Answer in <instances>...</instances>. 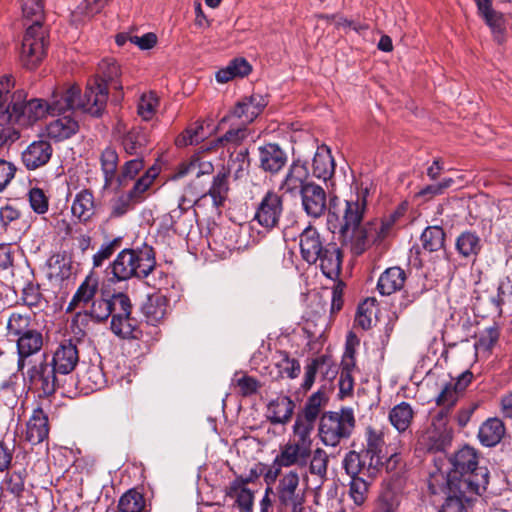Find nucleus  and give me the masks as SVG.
Returning a JSON list of instances; mask_svg holds the SVG:
<instances>
[{
	"label": "nucleus",
	"instance_id": "obj_1",
	"mask_svg": "<svg viewBox=\"0 0 512 512\" xmlns=\"http://www.w3.org/2000/svg\"><path fill=\"white\" fill-rule=\"evenodd\" d=\"M79 91L80 88L76 85L56 90L53 92L49 103L38 98L27 100V93L24 91V101L21 104L19 117H17L15 124L30 126L47 114L61 112L67 107H81L92 116H100L105 110V91L88 90L86 101L78 99Z\"/></svg>",
	"mask_w": 512,
	"mask_h": 512
},
{
	"label": "nucleus",
	"instance_id": "obj_2",
	"mask_svg": "<svg viewBox=\"0 0 512 512\" xmlns=\"http://www.w3.org/2000/svg\"><path fill=\"white\" fill-rule=\"evenodd\" d=\"M451 470L447 476L448 490L468 491V497L481 495L488 485L489 472L486 467L478 466L476 451L465 446L451 458Z\"/></svg>",
	"mask_w": 512,
	"mask_h": 512
},
{
	"label": "nucleus",
	"instance_id": "obj_3",
	"mask_svg": "<svg viewBox=\"0 0 512 512\" xmlns=\"http://www.w3.org/2000/svg\"><path fill=\"white\" fill-rule=\"evenodd\" d=\"M23 17L31 20L32 24L26 29L23 37L20 61L22 65L32 70L43 60L46 54L47 31L42 26L44 17L42 0H22Z\"/></svg>",
	"mask_w": 512,
	"mask_h": 512
},
{
	"label": "nucleus",
	"instance_id": "obj_4",
	"mask_svg": "<svg viewBox=\"0 0 512 512\" xmlns=\"http://www.w3.org/2000/svg\"><path fill=\"white\" fill-rule=\"evenodd\" d=\"M301 257L308 264L320 262L322 273L329 279H335L341 271L342 256L339 247L326 243L319 231L306 227L299 235Z\"/></svg>",
	"mask_w": 512,
	"mask_h": 512
},
{
	"label": "nucleus",
	"instance_id": "obj_5",
	"mask_svg": "<svg viewBox=\"0 0 512 512\" xmlns=\"http://www.w3.org/2000/svg\"><path fill=\"white\" fill-rule=\"evenodd\" d=\"M367 193V188L351 193L341 205L332 200L328 223L333 229H338L343 239H347L351 228L361 225L367 207Z\"/></svg>",
	"mask_w": 512,
	"mask_h": 512
},
{
	"label": "nucleus",
	"instance_id": "obj_6",
	"mask_svg": "<svg viewBox=\"0 0 512 512\" xmlns=\"http://www.w3.org/2000/svg\"><path fill=\"white\" fill-rule=\"evenodd\" d=\"M398 217L399 213L395 212L382 220H373L351 228L347 239H343V241L354 255H361L371 244H379L392 235Z\"/></svg>",
	"mask_w": 512,
	"mask_h": 512
},
{
	"label": "nucleus",
	"instance_id": "obj_7",
	"mask_svg": "<svg viewBox=\"0 0 512 512\" xmlns=\"http://www.w3.org/2000/svg\"><path fill=\"white\" fill-rule=\"evenodd\" d=\"M155 256L151 247L142 249H124L113 261L111 268L117 281L128 280L132 277L148 276L155 267Z\"/></svg>",
	"mask_w": 512,
	"mask_h": 512
},
{
	"label": "nucleus",
	"instance_id": "obj_8",
	"mask_svg": "<svg viewBox=\"0 0 512 512\" xmlns=\"http://www.w3.org/2000/svg\"><path fill=\"white\" fill-rule=\"evenodd\" d=\"M355 426L352 409L326 412L320 418L318 435L325 446L336 447L343 439L350 437Z\"/></svg>",
	"mask_w": 512,
	"mask_h": 512
},
{
	"label": "nucleus",
	"instance_id": "obj_9",
	"mask_svg": "<svg viewBox=\"0 0 512 512\" xmlns=\"http://www.w3.org/2000/svg\"><path fill=\"white\" fill-rule=\"evenodd\" d=\"M279 507L287 512H303L306 501L305 488L300 486V476L296 470L282 474L275 488Z\"/></svg>",
	"mask_w": 512,
	"mask_h": 512
},
{
	"label": "nucleus",
	"instance_id": "obj_10",
	"mask_svg": "<svg viewBox=\"0 0 512 512\" xmlns=\"http://www.w3.org/2000/svg\"><path fill=\"white\" fill-rule=\"evenodd\" d=\"M24 101V90L15 89L12 75L0 78V126L15 124L21 104Z\"/></svg>",
	"mask_w": 512,
	"mask_h": 512
},
{
	"label": "nucleus",
	"instance_id": "obj_11",
	"mask_svg": "<svg viewBox=\"0 0 512 512\" xmlns=\"http://www.w3.org/2000/svg\"><path fill=\"white\" fill-rule=\"evenodd\" d=\"M343 466L350 477L374 480L383 466V461L363 451H350L344 458Z\"/></svg>",
	"mask_w": 512,
	"mask_h": 512
},
{
	"label": "nucleus",
	"instance_id": "obj_12",
	"mask_svg": "<svg viewBox=\"0 0 512 512\" xmlns=\"http://www.w3.org/2000/svg\"><path fill=\"white\" fill-rule=\"evenodd\" d=\"M30 384L43 396H50L61 385L60 374L48 363L34 365L27 372Z\"/></svg>",
	"mask_w": 512,
	"mask_h": 512
},
{
	"label": "nucleus",
	"instance_id": "obj_13",
	"mask_svg": "<svg viewBox=\"0 0 512 512\" xmlns=\"http://www.w3.org/2000/svg\"><path fill=\"white\" fill-rule=\"evenodd\" d=\"M282 212L283 204L281 197L277 193L269 191L260 201L254 220L262 227L270 230L278 225Z\"/></svg>",
	"mask_w": 512,
	"mask_h": 512
},
{
	"label": "nucleus",
	"instance_id": "obj_14",
	"mask_svg": "<svg viewBox=\"0 0 512 512\" xmlns=\"http://www.w3.org/2000/svg\"><path fill=\"white\" fill-rule=\"evenodd\" d=\"M74 109H80L87 113V111L81 107H67L61 112H54L52 115L58 114L59 117L52 120L46 126V132L49 138L61 141L77 132L79 125L78 121L73 116L74 112H72V110ZM88 114L90 113L88 112Z\"/></svg>",
	"mask_w": 512,
	"mask_h": 512
},
{
	"label": "nucleus",
	"instance_id": "obj_15",
	"mask_svg": "<svg viewBox=\"0 0 512 512\" xmlns=\"http://www.w3.org/2000/svg\"><path fill=\"white\" fill-rule=\"evenodd\" d=\"M258 167L265 173L277 174L287 164V153L276 143H266L257 148Z\"/></svg>",
	"mask_w": 512,
	"mask_h": 512
},
{
	"label": "nucleus",
	"instance_id": "obj_16",
	"mask_svg": "<svg viewBox=\"0 0 512 512\" xmlns=\"http://www.w3.org/2000/svg\"><path fill=\"white\" fill-rule=\"evenodd\" d=\"M267 105L266 99L259 94H253L244 97L238 101L228 116L223 117L221 122H225L230 117L238 118L242 124L251 123Z\"/></svg>",
	"mask_w": 512,
	"mask_h": 512
},
{
	"label": "nucleus",
	"instance_id": "obj_17",
	"mask_svg": "<svg viewBox=\"0 0 512 512\" xmlns=\"http://www.w3.org/2000/svg\"><path fill=\"white\" fill-rule=\"evenodd\" d=\"M311 455L312 452L288 440L280 447V451L276 455L273 465L285 468L292 466L303 468L307 466Z\"/></svg>",
	"mask_w": 512,
	"mask_h": 512
},
{
	"label": "nucleus",
	"instance_id": "obj_18",
	"mask_svg": "<svg viewBox=\"0 0 512 512\" xmlns=\"http://www.w3.org/2000/svg\"><path fill=\"white\" fill-rule=\"evenodd\" d=\"M304 211L313 218L321 217L326 211V192L318 184H306L300 193Z\"/></svg>",
	"mask_w": 512,
	"mask_h": 512
},
{
	"label": "nucleus",
	"instance_id": "obj_19",
	"mask_svg": "<svg viewBox=\"0 0 512 512\" xmlns=\"http://www.w3.org/2000/svg\"><path fill=\"white\" fill-rule=\"evenodd\" d=\"M79 361V352L76 344L71 340L62 342L54 351L50 364L60 375L70 374Z\"/></svg>",
	"mask_w": 512,
	"mask_h": 512
},
{
	"label": "nucleus",
	"instance_id": "obj_20",
	"mask_svg": "<svg viewBox=\"0 0 512 512\" xmlns=\"http://www.w3.org/2000/svg\"><path fill=\"white\" fill-rule=\"evenodd\" d=\"M52 153L53 148L48 141H34L22 152V163L28 170H35L46 165L51 159Z\"/></svg>",
	"mask_w": 512,
	"mask_h": 512
},
{
	"label": "nucleus",
	"instance_id": "obj_21",
	"mask_svg": "<svg viewBox=\"0 0 512 512\" xmlns=\"http://www.w3.org/2000/svg\"><path fill=\"white\" fill-rule=\"evenodd\" d=\"M477 7V15L490 28L495 38L500 41L505 31L504 15L493 7V0H473Z\"/></svg>",
	"mask_w": 512,
	"mask_h": 512
},
{
	"label": "nucleus",
	"instance_id": "obj_22",
	"mask_svg": "<svg viewBox=\"0 0 512 512\" xmlns=\"http://www.w3.org/2000/svg\"><path fill=\"white\" fill-rule=\"evenodd\" d=\"M16 342L18 353V368L23 369L25 359L38 353L43 346V335L35 328H31L24 334L18 336L13 340Z\"/></svg>",
	"mask_w": 512,
	"mask_h": 512
},
{
	"label": "nucleus",
	"instance_id": "obj_23",
	"mask_svg": "<svg viewBox=\"0 0 512 512\" xmlns=\"http://www.w3.org/2000/svg\"><path fill=\"white\" fill-rule=\"evenodd\" d=\"M120 75V68L118 64L112 59H105L100 62L98 67V74L95 79L88 82L86 91L83 97L79 95L81 101H86V95L88 90H104L106 94L105 105L108 99V88L107 83L114 81Z\"/></svg>",
	"mask_w": 512,
	"mask_h": 512
},
{
	"label": "nucleus",
	"instance_id": "obj_24",
	"mask_svg": "<svg viewBox=\"0 0 512 512\" xmlns=\"http://www.w3.org/2000/svg\"><path fill=\"white\" fill-rule=\"evenodd\" d=\"M307 178L308 170L306 165L298 161L293 162L282 180L279 189L284 194H289L291 196L300 195L302 190H304L305 185L310 183L307 181Z\"/></svg>",
	"mask_w": 512,
	"mask_h": 512
},
{
	"label": "nucleus",
	"instance_id": "obj_25",
	"mask_svg": "<svg viewBox=\"0 0 512 512\" xmlns=\"http://www.w3.org/2000/svg\"><path fill=\"white\" fill-rule=\"evenodd\" d=\"M48 416L41 407L33 410L27 423L26 440L36 445L48 437Z\"/></svg>",
	"mask_w": 512,
	"mask_h": 512
},
{
	"label": "nucleus",
	"instance_id": "obj_26",
	"mask_svg": "<svg viewBox=\"0 0 512 512\" xmlns=\"http://www.w3.org/2000/svg\"><path fill=\"white\" fill-rule=\"evenodd\" d=\"M248 482L249 479L238 477L226 488V495L236 498V504L241 512H252L253 509L254 495L246 486Z\"/></svg>",
	"mask_w": 512,
	"mask_h": 512
},
{
	"label": "nucleus",
	"instance_id": "obj_27",
	"mask_svg": "<svg viewBox=\"0 0 512 512\" xmlns=\"http://www.w3.org/2000/svg\"><path fill=\"white\" fill-rule=\"evenodd\" d=\"M99 289L98 277L90 273L86 276L84 281L78 287L72 300L68 305V310L76 309L79 307H85L94 300V297Z\"/></svg>",
	"mask_w": 512,
	"mask_h": 512
},
{
	"label": "nucleus",
	"instance_id": "obj_28",
	"mask_svg": "<svg viewBox=\"0 0 512 512\" xmlns=\"http://www.w3.org/2000/svg\"><path fill=\"white\" fill-rule=\"evenodd\" d=\"M406 274L400 267H390L386 269L379 277L377 289L381 295L388 296L404 286Z\"/></svg>",
	"mask_w": 512,
	"mask_h": 512
},
{
	"label": "nucleus",
	"instance_id": "obj_29",
	"mask_svg": "<svg viewBox=\"0 0 512 512\" xmlns=\"http://www.w3.org/2000/svg\"><path fill=\"white\" fill-rule=\"evenodd\" d=\"M335 163L329 147L321 145L317 147L312 161V173L318 179L326 181L334 174Z\"/></svg>",
	"mask_w": 512,
	"mask_h": 512
},
{
	"label": "nucleus",
	"instance_id": "obj_30",
	"mask_svg": "<svg viewBox=\"0 0 512 512\" xmlns=\"http://www.w3.org/2000/svg\"><path fill=\"white\" fill-rule=\"evenodd\" d=\"M294 409L295 404L290 397L278 396L268 404V418L274 424H286L291 419Z\"/></svg>",
	"mask_w": 512,
	"mask_h": 512
},
{
	"label": "nucleus",
	"instance_id": "obj_31",
	"mask_svg": "<svg viewBox=\"0 0 512 512\" xmlns=\"http://www.w3.org/2000/svg\"><path fill=\"white\" fill-rule=\"evenodd\" d=\"M168 299L161 293L150 295L143 304L142 311L148 323L158 324L167 315Z\"/></svg>",
	"mask_w": 512,
	"mask_h": 512
},
{
	"label": "nucleus",
	"instance_id": "obj_32",
	"mask_svg": "<svg viewBox=\"0 0 512 512\" xmlns=\"http://www.w3.org/2000/svg\"><path fill=\"white\" fill-rule=\"evenodd\" d=\"M71 211L80 222L89 221L95 214L93 193L88 189L78 192L72 202Z\"/></svg>",
	"mask_w": 512,
	"mask_h": 512
},
{
	"label": "nucleus",
	"instance_id": "obj_33",
	"mask_svg": "<svg viewBox=\"0 0 512 512\" xmlns=\"http://www.w3.org/2000/svg\"><path fill=\"white\" fill-rule=\"evenodd\" d=\"M34 327L33 319L28 312L12 311L6 319V336L13 341Z\"/></svg>",
	"mask_w": 512,
	"mask_h": 512
},
{
	"label": "nucleus",
	"instance_id": "obj_34",
	"mask_svg": "<svg viewBox=\"0 0 512 512\" xmlns=\"http://www.w3.org/2000/svg\"><path fill=\"white\" fill-rule=\"evenodd\" d=\"M504 434L503 422L498 418H489L480 426L478 438L483 445L492 447L501 441Z\"/></svg>",
	"mask_w": 512,
	"mask_h": 512
},
{
	"label": "nucleus",
	"instance_id": "obj_35",
	"mask_svg": "<svg viewBox=\"0 0 512 512\" xmlns=\"http://www.w3.org/2000/svg\"><path fill=\"white\" fill-rule=\"evenodd\" d=\"M414 417V411L407 402H401L395 405L389 411V421L391 425L400 433L408 431Z\"/></svg>",
	"mask_w": 512,
	"mask_h": 512
},
{
	"label": "nucleus",
	"instance_id": "obj_36",
	"mask_svg": "<svg viewBox=\"0 0 512 512\" xmlns=\"http://www.w3.org/2000/svg\"><path fill=\"white\" fill-rule=\"evenodd\" d=\"M110 328L116 336L123 339H136L140 335L138 321L131 314L123 317L119 315L113 316Z\"/></svg>",
	"mask_w": 512,
	"mask_h": 512
},
{
	"label": "nucleus",
	"instance_id": "obj_37",
	"mask_svg": "<svg viewBox=\"0 0 512 512\" xmlns=\"http://www.w3.org/2000/svg\"><path fill=\"white\" fill-rule=\"evenodd\" d=\"M327 398L321 390L313 393L306 401L302 413H299L296 419L314 425L316 419L321 413L322 408L326 405Z\"/></svg>",
	"mask_w": 512,
	"mask_h": 512
},
{
	"label": "nucleus",
	"instance_id": "obj_38",
	"mask_svg": "<svg viewBox=\"0 0 512 512\" xmlns=\"http://www.w3.org/2000/svg\"><path fill=\"white\" fill-rule=\"evenodd\" d=\"M455 247L464 258L476 257L482 247L481 239L475 232L464 231L457 237Z\"/></svg>",
	"mask_w": 512,
	"mask_h": 512
},
{
	"label": "nucleus",
	"instance_id": "obj_39",
	"mask_svg": "<svg viewBox=\"0 0 512 512\" xmlns=\"http://www.w3.org/2000/svg\"><path fill=\"white\" fill-rule=\"evenodd\" d=\"M148 144L146 132L139 128L130 130L122 140V145L127 154L142 157Z\"/></svg>",
	"mask_w": 512,
	"mask_h": 512
},
{
	"label": "nucleus",
	"instance_id": "obj_40",
	"mask_svg": "<svg viewBox=\"0 0 512 512\" xmlns=\"http://www.w3.org/2000/svg\"><path fill=\"white\" fill-rule=\"evenodd\" d=\"M251 71V65L244 58L232 60L226 67L216 73V80L219 83H227L235 77H244Z\"/></svg>",
	"mask_w": 512,
	"mask_h": 512
},
{
	"label": "nucleus",
	"instance_id": "obj_41",
	"mask_svg": "<svg viewBox=\"0 0 512 512\" xmlns=\"http://www.w3.org/2000/svg\"><path fill=\"white\" fill-rule=\"evenodd\" d=\"M468 491L456 492L448 490V496L439 512H468V508L476 497H468Z\"/></svg>",
	"mask_w": 512,
	"mask_h": 512
},
{
	"label": "nucleus",
	"instance_id": "obj_42",
	"mask_svg": "<svg viewBox=\"0 0 512 512\" xmlns=\"http://www.w3.org/2000/svg\"><path fill=\"white\" fill-rule=\"evenodd\" d=\"M313 430L314 425L304 422L301 419H296L288 440L312 452Z\"/></svg>",
	"mask_w": 512,
	"mask_h": 512
},
{
	"label": "nucleus",
	"instance_id": "obj_43",
	"mask_svg": "<svg viewBox=\"0 0 512 512\" xmlns=\"http://www.w3.org/2000/svg\"><path fill=\"white\" fill-rule=\"evenodd\" d=\"M118 154L112 147H106L100 156L101 169L104 174V187H110L116 178Z\"/></svg>",
	"mask_w": 512,
	"mask_h": 512
},
{
	"label": "nucleus",
	"instance_id": "obj_44",
	"mask_svg": "<svg viewBox=\"0 0 512 512\" xmlns=\"http://www.w3.org/2000/svg\"><path fill=\"white\" fill-rule=\"evenodd\" d=\"M459 394L453 388V385L450 383H446L439 395L436 398V403L438 406H442L443 408L438 412L436 416V420L441 422V425L446 424V418L449 412V409L455 405L458 400Z\"/></svg>",
	"mask_w": 512,
	"mask_h": 512
},
{
	"label": "nucleus",
	"instance_id": "obj_45",
	"mask_svg": "<svg viewBox=\"0 0 512 512\" xmlns=\"http://www.w3.org/2000/svg\"><path fill=\"white\" fill-rule=\"evenodd\" d=\"M420 240L424 250L435 252L444 247L445 232L438 225L429 226L422 232Z\"/></svg>",
	"mask_w": 512,
	"mask_h": 512
},
{
	"label": "nucleus",
	"instance_id": "obj_46",
	"mask_svg": "<svg viewBox=\"0 0 512 512\" xmlns=\"http://www.w3.org/2000/svg\"><path fill=\"white\" fill-rule=\"evenodd\" d=\"M48 275L57 281L68 279L71 275V262L62 254H54L48 260Z\"/></svg>",
	"mask_w": 512,
	"mask_h": 512
},
{
	"label": "nucleus",
	"instance_id": "obj_47",
	"mask_svg": "<svg viewBox=\"0 0 512 512\" xmlns=\"http://www.w3.org/2000/svg\"><path fill=\"white\" fill-rule=\"evenodd\" d=\"M365 438L366 446L361 451L368 453L370 456H373V458L382 461V452L385 444L383 432L381 430L368 427L365 431Z\"/></svg>",
	"mask_w": 512,
	"mask_h": 512
},
{
	"label": "nucleus",
	"instance_id": "obj_48",
	"mask_svg": "<svg viewBox=\"0 0 512 512\" xmlns=\"http://www.w3.org/2000/svg\"><path fill=\"white\" fill-rule=\"evenodd\" d=\"M159 174V168L157 166L150 167L133 185L132 189L128 192L134 198V201L140 203L144 199V194L152 186L154 180Z\"/></svg>",
	"mask_w": 512,
	"mask_h": 512
},
{
	"label": "nucleus",
	"instance_id": "obj_49",
	"mask_svg": "<svg viewBox=\"0 0 512 512\" xmlns=\"http://www.w3.org/2000/svg\"><path fill=\"white\" fill-rule=\"evenodd\" d=\"M144 507L145 499L135 489H131L123 494L118 503L119 512H142Z\"/></svg>",
	"mask_w": 512,
	"mask_h": 512
},
{
	"label": "nucleus",
	"instance_id": "obj_50",
	"mask_svg": "<svg viewBox=\"0 0 512 512\" xmlns=\"http://www.w3.org/2000/svg\"><path fill=\"white\" fill-rule=\"evenodd\" d=\"M372 481V479H366L363 477H351L349 484V496L355 505L361 506L364 504Z\"/></svg>",
	"mask_w": 512,
	"mask_h": 512
},
{
	"label": "nucleus",
	"instance_id": "obj_51",
	"mask_svg": "<svg viewBox=\"0 0 512 512\" xmlns=\"http://www.w3.org/2000/svg\"><path fill=\"white\" fill-rule=\"evenodd\" d=\"M247 135V129L245 127L230 129L222 137L215 140L212 146H209L207 150L222 146L226 147L227 151L230 152V149L241 144Z\"/></svg>",
	"mask_w": 512,
	"mask_h": 512
},
{
	"label": "nucleus",
	"instance_id": "obj_52",
	"mask_svg": "<svg viewBox=\"0 0 512 512\" xmlns=\"http://www.w3.org/2000/svg\"><path fill=\"white\" fill-rule=\"evenodd\" d=\"M159 106V99L154 92L144 93L140 96L137 104V113L144 121L153 118Z\"/></svg>",
	"mask_w": 512,
	"mask_h": 512
},
{
	"label": "nucleus",
	"instance_id": "obj_53",
	"mask_svg": "<svg viewBox=\"0 0 512 512\" xmlns=\"http://www.w3.org/2000/svg\"><path fill=\"white\" fill-rule=\"evenodd\" d=\"M136 203L129 192L117 195L110 201V217L120 218L124 216Z\"/></svg>",
	"mask_w": 512,
	"mask_h": 512
},
{
	"label": "nucleus",
	"instance_id": "obj_54",
	"mask_svg": "<svg viewBox=\"0 0 512 512\" xmlns=\"http://www.w3.org/2000/svg\"><path fill=\"white\" fill-rule=\"evenodd\" d=\"M205 138L203 123L197 121L193 127L187 128L181 135L175 139L177 147L198 144Z\"/></svg>",
	"mask_w": 512,
	"mask_h": 512
},
{
	"label": "nucleus",
	"instance_id": "obj_55",
	"mask_svg": "<svg viewBox=\"0 0 512 512\" xmlns=\"http://www.w3.org/2000/svg\"><path fill=\"white\" fill-rule=\"evenodd\" d=\"M329 458L325 450L317 448L312 450L311 458L309 459V472L312 475H317L321 478L327 474Z\"/></svg>",
	"mask_w": 512,
	"mask_h": 512
},
{
	"label": "nucleus",
	"instance_id": "obj_56",
	"mask_svg": "<svg viewBox=\"0 0 512 512\" xmlns=\"http://www.w3.org/2000/svg\"><path fill=\"white\" fill-rule=\"evenodd\" d=\"M111 319L113 316H127L132 312V304L129 297L124 293H116L111 297Z\"/></svg>",
	"mask_w": 512,
	"mask_h": 512
},
{
	"label": "nucleus",
	"instance_id": "obj_57",
	"mask_svg": "<svg viewBox=\"0 0 512 512\" xmlns=\"http://www.w3.org/2000/svg\"><path fill=\"white\" fill-rule=\"evenodd\" d=\"M143 168L144 161L142 157H136L125 162L117 177L119 185H124L126 181L134 179Z\"/></svg>",
	"mask_w": 512,
	"mask_h": 512
},
{
	"label": "nucleus",
	"instance_id": "obj_58",
	"mask_svg": "<svg viewBox=\"0 0 512 512\" xmlns=\"http://www.w3.org/2000/svg\"><path fill=\"white\" fill-rule=\"evenodd\" d=\"M111 298L93 300L90 305L89 315L98 322L107 320L111 315Z\"/></svg>",
	"mask_w": 512,
	"mask_h": 512
},
{
	"label": "nucleus",
	"instance_id": "obj_59",
	"mask_svg": "<svg viewBox=\"0 0 512 512\" xmlns=\"http://www.w3.org/2000/svg\"><path fill=\"white\" fill-rule=\"evenodd\" d=\"M28 196L30 206L35 213L44 214L48 211L49 200L42 189L34 187L30 189Z\"/></svg>",
	"mask_w": 512,
	"mask_h": 512
},
{
	"label": "nucleus",
	"instance_id": "obj_60",
	"mask_svg": "<svg viewBox=\"0 0 512 512\" xmlns=\"http://www.w3.org/2000/svg\"><path fill=\"white\" fill-rule=\"evenodd\" d=\"M228 191V183L225 174H218L214 177L209 194L216 205H221Z\"/></svg>",
	"mask_w": 512,
	"mask_h": 512
},
{
	"label": "nucleus",
	"instance_id": "obj_61",
	"mask_svg": "<svg viewBox=\"0 0 512 512\" xmlns=\"http://www.w3.org/2000/svg\"><path fill=\"white\" fill-rule=\"evenodd\" d=\"M228 166L229 171L234 174L235 178L242 177L249 167L248 150L242 149L237 152L235 157L231 158Z\"/></svg>",
	"mask_w": 512,
	"mask_h": 512
},
{
	"label": "nucleus",
	"instance_id": "obj_62",
	"mask_svg": "<svg viewBox=\"0 0 512 512\" xmlns=\"http://www.w3.org/2000/svg\"><path fill=\"white\" fill-rule=\"evenodd\" d=\"M193 204V200H189L185 196H182L178 202V206L175 209H172L167 215L163 217L164 225H166L168 228H173L176 221L185 211L190 209Z\"/></svg>",
	"mask_w": 512,
	"mask_h": 512
},
{
	"label": "nucleus",
	"instance_id": "obj_63",
	"mask_svg": "<svg viewBox=\"0 0 512 512\" xmlns=\"http://www.w3.org/2000/svg\"><path fill=\"white\" fill-rule=\"evenodd\" d=\"M376 300L373 298L366 299L361 305H359L355 321L363 329H369L372 324V311L369 307L374 306Z\"/></svg>",
	"mask_w": 512,
	"mask_h": 512
},
{
	"label": "nucleus",
	"instance_id": "obj_64",
	"mask_svg": "<svg viewBox=\"0 0 512 512\" xmlns=\"http://www.w3.org/2000/svg\"><path fill=\"white\" fill-rule=\"evenodd\" d=\"M499 338V332L495 327L486 328L478 337L475 342V348L477 350H489L497 342Z\"/></svg>",
	"mask_w": 512,
	"mask_h": 512
}]
</instances>
